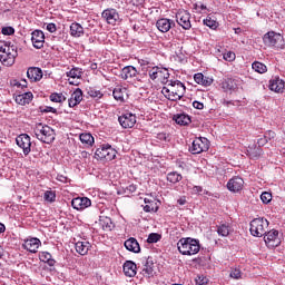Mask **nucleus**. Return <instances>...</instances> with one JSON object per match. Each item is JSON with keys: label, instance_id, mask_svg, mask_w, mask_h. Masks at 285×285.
Instances as JSON below:
<instances>
[{"label": "nucleus", "instance_id": "45", "mask_svg": "<svg viewBox=\"0 0 285 285\" xmlns=\"http://www.w3.org/2000/svg\"><path fill=\"white\" fill-rule=\"evenodd\" d=\"M87 94L89 97H92L94 99H101L104 97V94H101L100 90H97L95 88L87 89Z\"/></svg>", "mask_w": 285, "mask_h": 285}, {"label": "nucleus", "instance_id": "38", "mask_svg": "<svg viewBox=\"0 0 285 285\" xmlns=\"http://www.w3.org/2000/svg\"><path fill=\"white\" fill-rule=\"evenodd\" d=\"M100 225L102 226V230L110 232L115 228V224H112V220L108 217L102 218L100 220Z\"/></svg>", "mask_w": 285, "mask_h": 285}, {"label": "nucleus", "instance_id": "29", "mask_svg": "<svg viewBox=\"0 0 285 285\" xmlns=\"http://www.w3.org/2000/svg\"><path fill=\"white\" fill-rule=\"evenodd\" d=\"M88 250H90V243L88 240L76 243V252L79 255H88Z\"/></svg>", "mask_w": 285, "mask_h": 285}, {"label": "nucleus", "instance_id": "40", "mask_svg": "<svg viewBox=\"0 0 285 285\" xmlns=\"http://www.w3.org/2000/svg\"><path fill=\"white\" fill-rule=\"evenodd\" d=\"M247 155L250 159H259L262 156V148L255 147L247 150Z\"/></svg>", "mask_w": 285, "mask_h": 285}, {"label": "nucleus", "instance_id": "36", "mask_svg": "<svg viewBox=\"0 0 285 285\" xmlns=\"http://www.w3.org/2000/svg\"><path fill=\"white\" fill-rule=\"evenodd\" d=\"M252 68L253 70H255V72H258L259 75H264V72H268V67H266V65L259 61L253 62Z\"/></svg>", "mask_w": 285, "mask_h": 285}, {"label": "nucleus", "instance_id": "5", "mask_svg": "<svg viewBox=\"0 0 285 285\" xmlns=\"http://www.w3.org/2000/svg\"><path fill=\"white\" fill-rule=\"evenodd\" d=\"M148 76L151 79V81H160V83H168V79H170V72L168 71V68L159 65L154 66L148 69Z\"/></svg>", "mask_w": 285, "mask_h": 285}, {"label": "nucleus", "instance_id": "53", "mask_svg": "<svg viewBox=\"0 0 285 285\" xmlns=\"http://www.w3.org/2000/svg\"><path fill=\"white\" fill-rule=\"evenodd\" d=\"M194 81H196L200 86L202 81H204V73H202V72L195 73Z\"/></svg>", "mask_w": 285, "mask_h": 285}, {"label": "nucleus", "instance_id": "43", "mask_svg": "<svg viewBox=\"0 0 285 285\" xmlns=\"http://www.w3.org/2000/svg\"><path fill=\"white\" fill-rule=\"evenodd\" d=\"M43 199L49 204H55V202H57V193L52 190H47L45 191Z\"/></svg>", "mask_w": 285, "mask_h": 285}, {"label": "nucleus", "instance_id": "42", "mask_svg": "<svg viewBox=\"0 0 285 285\" xmlns=\"http://www.w3.org/2000/svg\"><path fill=\"white\" fill-rule=\"evenodd\" d=\"M49 99L53 104H63V101H66V96L63 94L53 92L50 95Z\"/></svg>", "mask_w": 285, "mask_h": 285}, {"label": "nucleus", "instance_id": "8", "mask_svg": "<svg viewBox=\"0 0 285 285\" xmlns=\"http://www.w3.org/2000/svg\"><path fill=\"white\" fill-rule=\"evenodd\" d=\"M210 148V141L206 137H198L195 138L191 142V146H189V153L191 155H199L202 153H206Z\"/></svg>", "mask_w": 285, "mask_h": 285}, {"label": "nucleus", "instance_id": "17", "mask_svg": "<svg viewBox=\"0 0 285 285\" xmlns=\"http://www.w3.org/2000/svg\"><path fill=\"white\" fill-rule=\"evenodd\" d=\"M227 189L230 193H239L244 189V178L236 176L227 181Z\"/></svg>", "mask_w": 285, "mask_h": 285}, {"label": "nucleus", "instance_id": "37", "mask_svg": "<svg viewBox=\"0 0 285 285\" xmlns=\"http://www.w3.org/2000/svg\"><path fill=\"white\" fill-rule=\"evenodd\" d=\"M82 75H83V71L81 70V68H77V67L72 68L67 72V77H69L70 79H81Z\"/></svg>", "mask_w": 285, "mask_h": 285}, {"label": "nucleus", "instance_id": "44", "mask_svg": "<svg viewBox=\"0 0 285 285\" xmlns=\"http://www.w3.org/2000/svg\"><path fill=\"white\" fill-rule=\"evenodd\" d=\"M204 26H207V28H210L212 30H217L219 23L215 20H213V18L207 17L206 19L203 20Z\"/></svg>", "mask_w": 285, "mask_h": 285}, {"label": "nucleus", "instance_id": "51", "mask_svg": "<svg viewBox=\"0 0 285 285\" xmlns=\"http://www.w3.org/2000/svg\"><path fill=\"white\" fill-rule=\"evenodd\" d=\"M200 86H213V78L203 76V81L200 82Z\"/></svg>", "mask_w": 285, "mask_h": 285}, {"label": "nucleus", "instance_id": "39", "mask_svg": "<svg viewBox=\"0 0 285 285\" xmlns=\"http://www.w3.org/2000/svg\"><path fill=\"white\" fill-rule=\"evenodd\" d=\"M222 88L225 90V92L235 90V81L232 78H227L222 82Z\"/></svg>", "mask_w": 285, "mask_h": 285}, {"label": "nucleus", "instance_id": "57", "mask_svg": "<svg viewBox=\"0 0 285 285\" xmlns=\"http://www.w3.org/2000/svg\"><path fill=\"white\" fill-rule=\"evenodd\" d=\"M48 32H57V24L55 23H48L47 24Z\"/></svg>", "mask_w": 285, "mask_h": 285}, {"label": "nucleus", "instance_id": "62", "mask_svg": "<svg viewBox=\"0 0 285 285\" xmlns=\"http://www.w3.org/2000/svg\"><path fill=\"white\" fill-rule=\"evenodd\" d=\"M265 138H267V140L268 139H275V131H267L265 134Z\"/></svg>", "mask_w": 285, "mask_h": 285}, {"label": "nucleus", "instance_id": "12", "mask_svg": "<svg viewBox=\"0 0 285 285\" xmlns=\"http://www.w3.org/2000/svg\"><path fill=\"white\" fill-rule=\"evenodd\" d=\"M176 21L178 26L183 27V30H190L193 24L190 23V13L186 10H179L176 13Z\"/></svg>", "mask_w": 285, "mask_h": 285}, {"label": "nucleus", "instance_id": "41", "mask_svg": "<svg viewBox=\"0 0 285 285\" xmlns=\"http://www.w3.org/2000/svg\"><path fill=\"white\" fill-rule=\"evenodd\" d=\"M181 179V174H177V171H171L167 175V181H170V184H178Z\"/></svg>", "mask_w": 285, "mask_h": 285}, {"label": "nucleus", "instance_id": "52", "mask_svg": "<svg viewBox=\"0 0 285 285\" xmlns=\"http://www.w3.org/2000/svg\"><path fill=\"white\" fill-rule=\"evenodd\" d=\"M136 190H137V185L131 184V185L126 187L125 194L126 195H132V193H135Z\"/></svg>", "mask_w": 285, "mask_h": 285}, {"label": "nucleus", "instance_id": "1", "mask_svg": "<svg viewBox=\"0 0 285 285\" xmlns=\"http://www.w3.org/2000/svg\"><path fill=\"white\" fill-rule=\"evenodd\" d=\"M184 92H186V86L179 80H170L167 87L161 89V94L169 101H179L184 97Z\"/></svg>", "mask_w": 285, "mask_h": 285}, {"label": "nucleus", "instance_id": "16", "mask_svg": "<svg viewBox=\"0 0 285 285\" xmlns=\"http://www.w3.org/2000/svg\"><path fill=\"white\" fill-rule=\"evenodd\" d=\"M31 43L37 50H41V48H43V45L46 43V35L39 29L32 31Z\"/></svg>", "mask_w": 285, "mask_h": 285}, {"label": "nucleus", "instance_id": "14", "mask_svg": "<svg viewBox=\"0 0 285 285\" xmlns=\"http://www.w3.org/2000/svg\"><path fill=\"white\" fill-rule=\"evenodd\" d=\"M156 267L157 266L155 265V262H153V258L148 257L142 266L140 274L142 275V277L151 279V277H155V275H157V271L155 269Z\"/></svg>", "mask_w": 285, "mask_h": 285}, {"label": "nucleus", "instance_id": "48", "mask_svg": "<svg viewBox=\"0 0 285 285\" xmlns=\"http://www.w3.org/2000/svg\"><path fill=\"white\" fill-rule=\"evenodd\" d=\"M261 200L263 202V204H271V202L273 200V195L268 191H264L261 195Z\"/></svg>", "mask_w": 285, "mask_h": 285}, {"label": "nucleus", "instance_id": "18", "mask_svg": "<svg viewBox=\"0 0 285 285\" xmlns=\"http://www.w3.org/2000/svg\"><path fill=\"white\" fill-rule=\"evenodd\" d=\"M71 206L75 210H86L92 206V202L88 197H77L71 200Z\"/></svg>", "mask_w": 285, "mask_h": 285}, {"label": "nucleus", "instance_id": "11", "mask_svg": "<svg viewBox=\"0 0 285 285\" xmlns=\"http://www.w3.org/2000/svg\"><path fill=\"white\" fill-rule=\"evenodd\" d=\"M118 121L121 128H135V124H137V116L132 112H125L118 117Z\"/></svg>", "mask_w": 285, "mask_h": 285}, {"label": "nucleus", "instance_id": "34", "mask_svg": "<svg viewBox=\"0 0 285 285\" xmlns=\"http://www.w3.org/2000/svg\"><path fill=\"white\" fill-rule=\"evenodd\" d=\"M145 204L144 210L145 213H157V203L150 198H145Z\"/></svg>", "mask_w": 285, "mask_h": 285}, {"label": "nucleus", "instance_id": "33", "mask_svg": "<svg viewBox=\"0 0 285 285\" xmlns=\"http://www.w3.org/2000/svg\"><path fill=\"white\" fill-rule=\"evenodd\" d=\"M70 35L71 37H81L83 35V27L78 22H72L70 26Z\"/></svg>", "mask_w": 285, "mask_h": 285}, {"label": "nucleus", "instance_id": "26", "mask_svg": "<svg viewBox=\"0 0 285 285\" xmlns=\"http://www.w3.org/2000/svg\"><path fill=\"white\" fill-rule=\"evenodd\" d=\"M112 95L116 101H126V99H128V89L126 87L117 86L114 89Z\"/></svg>", "mask_w": 285, "mask_h": 285}, {"label": "nucleus", "instance_id": "25", "mask_svg": "<svg viewBox=\"0 0 285 285\" xmlns=\"http://www.w3.org/2000/svg\"><path fill=\"white\" fill-rule=\"evenodd\" d=\"M137 68L132 66H127L121 70V79H125V81H130L131 79L137 78Z\"/></svg>", "mask_w": 285, "mask_h": 285}, {"label": "nucleus", "instance_id": "63", "mask_svg": "<svg viewBox=\"0 0 285 285\" xmlns=\"http://www.w3.org/2000/svg\"><path fill=\"white\" fill-rule=\"evenodd\" d=\"M42 112H57V110L55 109V107H45V109H42Z\"/></svg>", "mask_w": 285, "mask_h": 285}, {"label": "nucleus", "instance_id": "27", "mask_svg": "<svg viewBox=\"0 0 285 285\" xmlns=\"http://www.w3.org/2000/svg\"><path fill=\"white\" fill-rule=\"evenodd\" d=\"M33 95L32 92H23L16 96V102L19 104V106H26V104H30L32 101Z\"/></svg>", "mask_w": 285, "mask_h": 285}, {"label": "nucleus", "instance_id": "56", "mask_svg": "<svg viewBox=\"0 0 285 285\" xmlns=\"http://www.w3.org/2000/svg\"><path fill=\"white\" fill-rule=\"evenodd\" d=\"M193 106H194V108H196V110H204V104L200 101L195 100L193 102Z\"/></svg>", "mask_w": 285, "mask_h": 285}, {"label": "nucleus", "instance_id": "55", "mask_svg": "<svg viewBox=\"0 0 285 285\" xmlns=\"http://www.w3.org/2000/svg\"><path fill=\"white\" fill-rule=\"evenodd\" d=\"M204 188L202 186H194L191 188V195H199V193H203Z\"/></svg>", "mask_w": 285, "mask_h": 285}, {"label": "nucleus", "instance_id": "35", "mask_svg": "<svg viewBox=\"0 0 285 285\" xmlns=\"http://www.w3.org/2000/svg\"><path fill=\"white\" fill-rule=\"evenodd\" d=\"M79 139L81 144H85V146H92V144H95V137H92V134H80Z\"/></svg>", "mask_w": 285, "mask_h": 285}, {"label": "nucleus", "instance_id": "10", "mask_svg": "<svg viewBox=\"0 0 285 285\" xmlns=\"http://www.w3.org/2000/svg\"><path fill=\"white\" fill-rule=\"evenodd\" d=\"M16 144L17 146H19V148L22 149L23 155L26 157H28V155H30L31 153V148H32V141L30 139V137L28 136V134H21L16 138Z\"/></svg>", "mask_w": 285, "mask_h": 285}, {"label": "nucleus", "instance_id": "28", "mask_svg": "<svg viewBox=\"0 0 285 285\" xmlns=\"http://www.w3.org/2000/svg\"><path fill=\"white\" fill-rule=\"evenodd\" d=\"M125 248H127L130 253H139L141 250L139 243L132 237L125 242Z\"/></svg>", "mask_w": 285, "mask_h": 285}, {"label": "nucleus", "instance_id": "61", "mask_svg": "<svg viewBox=\"0 0 285 285\" xmlns=\"http://www.w3.org/2000/svg\"><path fill=\"white\" fill-rule=\"evenodd\" d=\"M258 146H264L266 144H268V138H259L258 141H257Z\"/></svg>", "mask_w": 285, "mask_h": 285}, {"label": "nucleus", "instance_id": "46", "mask_svg": "<svg viewBox=\"0 0 285 285\" xmlns=\"http://www.w3.org/2000/svg\"><path fill=\"white\" fill-rule=\"evenodd\" d=\"M243 273H242V269L235 267V268H232L230 273H229V277H232V279H242L243 277Z\"/></svg>", "mask_w": 285, "mask_h": 285}, {"label": "nucleus", "instance_id": "23", "mask_svg": "<svg viewBox=\"0 0 285 285\" xmlns=\"http://www.w3.org/2000/svg\"><path fill=\"white\" fill-rule=\"evenodd\" d=\"M285 82L279 77L269 80V90L273 92H284Z\"/></svg>", "mask_w": 285, "mask_h": 285}, {"label": "nucleus", "instance_id": "32", "mask_svg": "<svg viewBox=\"0 0 285 285\" xmlns=\"http://www.w3.org/2000/svg\"><path fill=\"white\" fill-rule=\"evenodd\" d=\"M217 233L219 237H228V235H230V225L228 223H223L218 225Z\"/></svg>", "mask_w": 285, "mask_h": 285}, {"label": "nucleus", "instance_id": "3", "mask_svg": "<svg viewBox=\"0 0 285 285\" xmlns=\"http://www.w3.org/2000/svg\"><path fill=\"white\" fill-rule=\"evenodd\" d=\"M177 248L180 255H197L199 253L202 246L199 245V240L195 238H180L177 243Z\"/></svg>", "mask_w": 285, "mask_h": 285}, {"label": "nucleus", "instance_id": "54", "mask_svg": "<svg viewBox=\"0 0 285 285\" xmlns=\"http://www.w3.org/2000/svg\"><path fill=\"white\" fill-rule=\"evenodd\" d=\"M196 284H198V285L208 284V278H206V277H204V276H197V277H196Z\"/></svg>", "mask_w": 285, "mask_h": 285}, {"label": "nucleus", "instance_id": "30", "mask_svg": "<svg viewBox=\"0 0 285 285\" xmlns=\"http://www.w3.org/2000/svg\"><path fill=\"white\" fill-rule=\"evenodd\" d=\"M39 259L40 262L48 264V266H55V264H57V261L52 258V254H50L49 252H40Z\"/></svg>", "mask_w": 285, "mask_h": 285}, {"label": "nucleus", "instance_id": "31", "mask_svg": "<svg viewBox=\"0 0 285 285\" xmlns=\"http://www.w3.org/2000/svg\"><path fill=\"white\" fill-rule=\"evenodd\" d=\"M174 121L178 125V126H188V124H190V116L186 115V114H177L174 116Z\"/></svg>", "mask_w": 285, "mask_h": 285}, {"label": "nucleus", "instance_id": "22", "mask_svg": "<svg viewBox=\"0 0 285 285\" xmlns=\"http://www.w3.org/2000/svg\"><path fill=\"white\" fill-rule=\"evenodd\" d=\"M27 77L30 81H41L43 79V71H41V68L30 67L27 70Z\"/></svg>", "mask_w": 285, "mask_h": 285}, {"label": "nucleus", "instance_id": "7", "mask_svg": "<svg viewBox=\"0 0 285 285\" xmlns=\"http://www.w3.org/2000/svg\"><path fill=\"white\" fill-rule=\"evenodd\" d=\"M95 156L97 157V159L112 161V159L117 157V149L112 148L110 144H104L96 149Z\"/></svg>", "mask_w": 285, "mask_h": 285}, {"label": "nucleus", "instance_id": "24", "mask_svg": "<svg viewBox=\"0 0 285 285\" xmlns=\"http://www.w3.org/2000/svg\"><path fill=\"white\" fill-rule=\"evenodd\" d=\"M122 271L126 277H135L137 275V264L132 261H126Z\"/></svg>", "mask_w": 285, "mask_h": 285}, {"label": "nucleus", "instance_id": "58", "mask_svg": "<svg viewBox=\"0 0 285 285\" xmlns=\"http://www.w3.org/2000/svg\"><path fill=\"white\" fill-rule=\"evenodd\" d=\"M177 204H179V206H186L187 204L186 196L178 198Z\"/></svg>", "mask_w": 285, "mask_h": 285}, {"label": "nucleus", "instance_id": "4", "mask_svg": "<svg viewBox=\"0 0 285 285\" xmlns=\"http://www.w3.org/2000/svg\"><path fill=\"white\" fill-rule=\"evenodd\" d=\"M33 132L37 139L42 141V144H52V141H55V129L48 125H43L41 122L37 124L33 128Z\"/></svg>", "mask_w": 285, "mask_h": 285}, {"label": "nucleus", "instance_id": "20", "mask_svg": "<svg viewBox=\"0 0 285 285\" xmlns=\"http://www.w3.org/2000/svg\"><path fill=\"white\" fill-rule=\"evenodd\" d=\"M39 246H41V240L39 238H28L22 244L24 250H28L29 253H37Z\"/></svg>", "mask_w": 285, "mask_h": 285}, {"label": "nucleus", "instance_id": "49", "mask_svg": "<svg viewBox=\"0 0 285 285\" xmlns=\"http://www.w3.org/2000/svg\"><path fill=\"white\" fill-rule=\"evenodd\" d=\"M236 58H237V56H236L235 52H233V51H226V52L223 55V59H224L225 61L233 62V61H235Z\"/></svg>", "mask_w": 285, "mask_h": 285}, {"label": "nucleus", "instance_id": "64", "mask_svg": "<svg viewBox=\"0 0 285 285\" xmlns=\"http://www.w3.org/2000/svg\"><path fill=\"white\" fill-rule=\"evenodd\" d=\"M57 179H58V181H61L62 184H66V181L68 180V178L63 175H58Z\"/></svg>", "mask_w": 285, "mask_h": 285}, {"label": "nucleus", "instance_id": "47", "mask_svg": "<svg viewBox=\"0 0 285 285\" xmlns=\"http://www.w3.org/2000/svg\"><path fill=\"white\" fill-rule=\"evenodd\" d=\"M159 239H161V235H159L157 233H151V234H149L147 242H148V244H157V242H159Z\"/></svg>", "mask_w": 285, "mask_h": 285}, {"label": "nucleus", "instance_id": "50", "mask_svg": "<svg viewBox=\"0 0 285 285\" xmlns=\"http://www.w3.org/2000/svg\"><path fill=\"white\" fill-rule=\"evenodd\" d=\"M2 35L10 37L11 35H14V28L12 27H3L1 30Z\"/></svg>", "mask_w": 285, "mask_h": 285}, {"label": "nucleus", "instance_id": "19", "mask_svg": "<svg viewBox=\"0 0 285 285\" xmlns=\"http://www.w3.org/2000/svg\"><path fill=\"white\" fill-rule=\"evenodd\" d=\"M156 28L159 32H169L171 28H175V20L160 18L156 21Z\"/></svg>", "mask_w": 285, "mask_h": 285}, {"label": "nucleus", "instance_id": "60", "mask_svg": "<svg viewBox=\"0 0 285 285\" xmlns=\"http://www.w3.org/2000/svg\"><path fill=\"white\" fill-rule=\"evenodd\" d=\"M157 139H159L160 141H167L168 140V136L164 132L158 134Z\"/></svg>", "mask_w": 285, "mask_h": 285}, {"label": "nucleus", "instance_id": "21", "mask_svg": "<svg viewBox=\"0 0 285 285\" xmlns=\"http://www.w3.org/2000/svg\"><path fill=\"white\" fill-rule=\"evenodd\" d=\"M83 101V91L80 88H77L71 97L68 99L69 108H75V106H79Z\"/></svg>", "mask_w": 285, "mask_h": 285}, {"label": "nucleus", "instance_id": "9", "mask_svg": "<svg viewBox=\"0 0 285 285\" xmlns=\"http://www.w3.org/2000/svg\"><path fill=\"white\" fill-rule=\"evenodd\" d=\"M284 41V37L275 31H268L263 37V43L267 48H279V43Z\"/></svg>", "mask_w": 285, "mask_h": 285}, {"label": "nucleus", "instance_id": "6", "mask_svg": "<svg viewBox=\"0 0 285 285\" xmlns=\"http://www.w3.org/2000/svg\"><path fill=\"white\" fill-rule=\"evenodd\" d=\"M250 235L253 237H264L268 230V220L266 218H255L249 224Z\"/></svg>", "mask_w": 285, "mask_h": 285}, {"label": "nucleus", "instance_id": "13", "mask_svg": "<svg viewBox=\"0 0 285 285\" xmlns=\"http://www.w3.org/2000/svg\"><path fill=\"white\" fill-rule=\"evenodd\" d=\"M265 244L271 248H276L282 244V238L279 237V232L277 229H272L264 236Z\"/></svg>", "mask_w": 285, "mask_h": 285}, {"label": "nucleus", "instance_id": "15", "mask_svg": "<svg viewBox=\"0 0 285 285\" xmlns=\"http://www.w3.org/2000/svg\"><path fill=\"white\" fill-rule=\"evenodd\" d=\"M101 17L109 26H117V21H119V12H117V9H105Z\"/></svg>", "mask_w": 285, "mask_h": 285}, {"label": "nucleus", "instance_id": "59", "mask_svg": "<svg viewBox=\"0 0 285 285\" xmlns=\"http://www.w3.org/2000/svg\"><path fill=\"white\" fill-rule=\"evenodd\" d=\"M14 86L18 88H28V81L22 80V82H16Z\"/></svg>", "mask_w": 285, "mask_h": 285}, {"label": "nucleus", "instance_id": "2", "mask_svg": "<svg viewBox=\"0 0 285 285\" xmlns=\"http://www.w3.org/2000/svg\"><path fill=\"white\" fill-rule=\"evenodd\" d=\"M18 55L17 46L12 42H0V61L3 66H13Z\"/></svg>", "mask_w": 285, "mask_h": 285}]
</instances>
